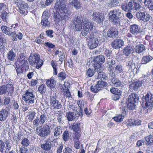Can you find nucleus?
<instances>
[{
	"instance_id": "f257e3e1",
	"label": "nucleus",
	"mask_w": 153,
	"mask_h": 153,
	"mask_svg": "<svg viewBox=\"0 0 153 153\" xmlns=\"http://www.w3.org/2000/svg\"><path fill=\"white\" fill-rule=\"evenodd\" d=\"M66 6L62 0H59L56 3L55 8L56 11L53 15L54 21L56 23L58 24L60 21L63 20L66 21L69 18L71 11L66 8Z\"/></svg>"
},
{
	"instance_id": "f03ea898",
	"label": "nucleus",
	"mask_w": 153,
	"mask_h": 153,
	"mask_svg": "<svg viewBox=\"0 0 153 153\" xmlns=\"http://www.w3.org/2000/svg\"><path fill=\"white\" fill-rule=\"evenodd\" d=\"M76 31H81L82 36L85 37L89 33L92 29V23L90 22L88 19L82 17L80 15L75 18L74 21Z\"/></svg>"
},
{
	"instance_id": "7ed1b4c3",
	"label": "nucleus",
	"mask_w": 153,
	"mask_h": 153,
	"mask_svg": "<svg viewBox=\"0 0 153 153\" xmlns=\"http://www.w3.org/2000/svg\"><path fill=\"white\" fill-rule=\"evenodd\" d=\"M122 11L120 9H115L110 11L108 13L109 21L113 25H117L120 23V18L123 13Z\"/></svg>"
},
{
	"instance_id": "20e7f679",
	"label": "nucleus",
	"mask_w": 153,
	"mask_h": 153,
	"mask_svg": "<svg viewBox=\"0 0 153 153\" xmlns=\"http://www.w3.org/2000/svg\"><path fill=\"white\" fill-rule=\"evenodd\" d=\"M143 103L145 105V109L147 112H150L153 109V95L148 93L142 97Z\"/></svg>"
},
{
	"instance_id": "39448f33",
	"label": "nucleus",
	"mask_w": 153,
	"mask_h": 153,
	"mask_svg": "<svg viewBox=\"0 0 153 153\" xmlns=\"http://www.w3.org/2000/svg\"><path fill=\"white\" fill-rule=\"evenodd\" d=\"M135 59L133 58L129 61H126V66L128 70L127 73L130 76H132L137 73L139 70V68L137 66V63L134 61Z\"/></svg>"
},
{
	"instance_id": "423d86ee",
	"label": "nucleus",
	"mask_w": 153,
	"mask_h": 153,
	"mask_svg": "<svg viewBox=\"0 0 153 153\" xmlns=\"http://www.w3.org/2000/svg\"><path fill=\"white\" fill-rule=\"evenodd\" d=\"M40 56L38 53H35L30 55L28 58V61L30 65H33L36 64V67L39 69L42 66L43 64V61L40 60Z\"/></svg>"
},
{
	"instance_id": "0eeeda50",
	"label": "nucleus",
	"mask_w": 153,
	"mask_h": 153,
	"mask_svg": "<svg viewBox=\"0 0 153 153\" xmlns=\"http://www.w3.org/2000/svg\"><path fill=\"white\" fill-rule=\"evenodd\" d=\"M36 131L39 136L44 137L48 136L50 134L51 130L48 125H45L37 127Z\"/></svg>"
},
{
	"instance_id": "6e6552de",
	"label": "nucleus",
	"mask_w": 153,
	"mask_h": 153,
	"mask_svg": "<svg viewBox=\"0 0 153 153\" xmlns=\"http://www.w3.org/2000/svg\"><path fill=\"white\" fill-rule=\"evenodd\" d=\"M96 33H91L88 36L89 40L88 42V46L90 48L93 49L96 48L98 45L99 43V37H97Z\"/></svg>"
},
{
	"instance_id": "1a4fd4ad",
	"label": "nucleus",
	"mask_w": 153,
	"mask_h": 153,
	"mask_svg": "<svg viewBox=\"0 0 153 153\" xmlns=\"http://www.w3.org/2000/svg\"><path fill=\"white\" fill-rule=\"evenodd\" d=\"M51 143H54L53 145L54 146H55V143H57L56 139L53 138L52 137L47 139L45 143L41 144V148L44 151H49L52 148V144Z\"/></svg>"
},
{
	"instance_id": "9d476101",
	"label": "nucleus",
	"mask_w": 153,
	"mask_h": 153,
	"mask_svg": "<svg viewBox=\"0 0 153 153\" xmlns=\"http://www.w3.org/2000/svg\"><path fill=\"white\" fill-rule=\"evenodd\" d=\"M34 91L32 90H28L26 91L25 96H23V99L26 103L30 104H32L34 102L36 99L34 94Z\"/></svg>"
},
{
	"instance_id": "9b49d317",
	"label": "nucleus",
	"mask_w": 153,
	"mask_h": 153,
	"mask_svg": "<svg viewBox=\"0 0 153 153\" xmlns=\"http://www.w3.org/2000/svg\"><path fill=\"white\" fill-rule=\"evenodd\" d=\"M47 117L46 114H41L39 116H37L33 121V126L36 128L39 125L42 126L47 120Z\"/></svg>"
},
{
	"instance_id": "f8f14e48",
	"label": "nucleus",
	"mask_w": 153,
	"mask_h": 153,
	"mask_svg": "<svg viewBox=\"0 0 153 153\" xmlns=\"http://www.w3.org/2000/svg\"><path fill=\"white\" fill-rule=\"evenodd\" d=\"M0 29L3 33L12 37H13L14 35L17 32L18 30L15 29V27L12 28L4 25L1 26Z\"/></svg>"
},
{
	"instance_id": "ddd939ff",
	"label": "nucleus",
	"mask_w": 153,
	"mask_h": 153,
	"mask_svg": "<svg viewBox=\"0 0 153 153\" xmlns=\"http://www.w3.org/2000/svg\"><path fill=\"white\" fill-rule=\"evenodd\" d=\"M11 147L10 141L9 140H7L5 142L0 140V152L4 153V151L5 153L9 151Z\"/></svg>"
},
{
	"instance_id": "4468645a",
	"label": "nucleus",
	"mask_w": 153,
	"mask_h": 153,
	"mask_svg": "<svg viewBox=\"0 0 153 153\" xmlns=\"http://www.w3.org/2000/svg\"><path fill=\"white\" fill-rule=\"evenodd\" d=\"M17 6L19 8L18 11L21 14L24 16L27 14L28 6L26 2L25 1L19 2L17 4Z\"/></svg>"
},
{
	"instance_id": "2eb2a0df",
	"label": "nucleus",
	"mask_w": 153,
	"mask_h": 153,
	"mask_svg": "<svg viewBox=\"0 0 153 153\" xmlns=\"http://www.w3.org/2000/svg\"><path fill=\"white\" fill-rule=\"evenodd\" d=\"M107 83L102 80H99L95 86H92L91 88V91L94 93H97L101 89V88H103L107 85Z\"/></svg>"
},
{
	"instance_id": "dca6fc26",
	"label": "nucleus",
	"mask_w": 153,
	"mask_h": 153,
	"mask_svg": "<svg viewBox=\"0 0 153 153\" xmlns=\"http://www.w3.org/2000/svg\"><path fill=\"white\" fill-rule=\"evenodd\" d=\"M50 101L51 105L54 108L59 109L62 107V105L60 102L56 99V96H50Z\"/></svg>"
},
{
	"instance_id": "f3484780",
	"label": "nucleus",
	"mask_w": 153,
	"mask_h": 153,
	"mask_svg": "<svg viewBox=\"0 0 153 153\" xmlns=\"http://www.w3.org/2000/svg\"><path fill=\"white\" fill-rule=\"evenodd\" d=\"M105 17L102 13L99 12H94L92 14V19L98 23L102 22L104 20Z\"/></svg>"
},
{
	"instance_id": "a211bd4d",
	"label": "nucleus",
	"mask_w": 153,
	"mask_h": 153,
	"mask_svg": "<svg viewBox=\"0 0 153 153\" xmlns=\"http://www.w3.org/2000/svg\"><path fill=\"white\" fill-rule=\"evenodd\" d=\"M129 31L132 34L134 35H138L141 32L140 27L135 24L130 26L129 27Z\"/></svg>"
},
{
	"instance_id": "6ab92c4d",
	"label": "nucleus",
	"mask_w": 153,
	"mask_h": 153,
	"mask_svg": "<svg viewBox=\"0 0 153 153\" xmlns=\"http://www.w3.org/2000/svg\"><path fill=\"white\" fill-rule=\"evenodd\" d=\"M79 116V114L77 111H69L66 114V116L69 121H71L75 119H77Z\"/></svg>"
},
{
	"instance_id": "aec40b11",
	"label": "nucleus",
	"mask_w": 153,
	"mask_h": 153,
	"mask_svg": "<svg viewBox=\"0 0 153 153\" xmlns=\"http://www.w3.org/2000/svg\"><path fill=\"white\" fill-rule=\"evenodd\" d=\"M107 36L111 38H115L118 34V31L115 27H111L108 30L107 33Z\"/></svg>"
},
{
	"instance_id": "412c9836",
	"label": "nucleus",
	"mask_w": 153,
	"mask_h": 153,
	"mask_svg": "<svg viewBox=\"0 0 153 153\" xmlns=\"http://www.w3.org/2000/svg\"><path fill=\"white\" fill-rule=\"evenodd\" d=\"M111 45L113 48L119 49L124 46V42L121 39H116L111 43Z\"/></svg>"
},
{
	"instance_id": "4be33fe9",
	"label": "nucleus",
	"mask_w": 153,
	"mask_h": 153,
	"mask_svg": "<svg viewBox=\"0 0 153 153\" xmlns=\"http://www.w3.org/2000/svg\"><path fill=\"white\" fill-rule=\"evenodd\" d=\"M105 61V58L104 56L100 55L94 57L93 62L94 63V65H100L104 63Z\"/></svg>"
},
{
	"instance_id": "5701e85b",
	"label": "nucleus",
	"mask_w": 153,
	"mask_h": 153,
	"mask_svg": "<svg viewBox=\"0 0 153 153\" xmlns=\"http://www.w3.org/2000/svg\"><path fill=\"white\" fill-rule=\"evenodd\" d=\"M146 81V80L143 79V80L139 81L138 82H135L133 83L131 85V87L132 89L135 91H137L139 88H140L143 84L144 85V83Z\"/></svg>"
},
{
	"instance_id": "b1692460",
	"label": "nucleus",
	"mask_w": 153,
	"mask_h": 153,
	"mask_svg": "<svg viewBox=\"0 0 153 153\" xmlns=\"http://www.w3.org/2000/svg\"><path fill=\"white\" fill-rule=\"evenodd\" d=\"M62 131V129L59 126H57L54 128L53 129V132L54 135V136L53 137H54L57 140V139L59 138L60 136L61 135Z\"/></svg>"
},
{
	"instance_id": "393cba45",
	"label": "nucleus",
	"mask_w": 153,
	"mask_h": 153,
	"mask_svg": "<svg viewBox=\"0 0 153 153\" xmlns=\"http://www.w3.org/2000/svg\"><path fill=\"white\" fill-rule=\"evenodd\" d=\"M112 86L117 88L122 87L123 83L119 79L117 78H111Z\"/></svg>"
},
{
	"instance_id": "a878e982",
	"label": "nucleus",
	"mask_w": 153,
	"mask_h": 153,
	"mask_svg": "<svg viewBox=\"0 0 153 153\" xmlns=\"http://www.w3.org/2000/svg\"><path fill=\"white\" fill-rule=\"evenodd\" d=\"M134 47L132 46H128L125 47L123 50L124 54L126 56H129L134 52Z\"/></svg>"
},
{
	"instance_id": "bb28decb",
	"label": "nucleus",
	"mask_w": 153,
	"mask_h": 153,
	"mask_svg": "<svg viewBox=\"0 0 153 153\" xmlns=\"http://www.w3.org/2000/svg\"><path fill=\"white\" fill-rule=\"evenodd\" d=\"M56 80L52 77L50 79L47 80L46 83L47 86L50 88L51 89H53L55 88L56 85Z\"/></svg>"
},
{
	"instance_id": "cd10ccee",
	"label": "nucleus",
	"mask_w": 153,
	"mask_h": 153,
	"mask_svg": "<svg viewBox=\"0 0 153 153\" xmlns=\"http://www.w3.org/2000/svg\"><path fill=\"white\" fill-rule=\"evenodd\" d=\"M139 97L137 94H131L128 97V102H132L134 103L138 102Z\"/></svg>"
},
{
	"instance_id": "c85d7f7f",
	"label": "nucleus",
	"mask_w": 153,
	"mask_h": 153,
	"mask_svg": "<svg viewBox=\"0 0 153 153\" xmlns=\"http://www.w3.org/2000/svg\"><path fill=\"white\" fill-rule=\"evenodd\" d=\"M81 124V123H74L73 125L69 126V128L75 132H77L80 129Z\"/></svg>"
},
{
	"instance_id": "c756f323",
	"label": "nucleus",
	"mask_w": 153,
	"mask_h": 153,
	"mask_svg": "<svg viewBox=\"0 0 153 153\" xmlns=\"http://www.w3.org/2000/svg\"><path fill=\"white\" fill-rule=\"evenodd\" d=\"M8 111L5 109H2L0 111V121H4L8 116Z\"/></svg>"
},
{
	"instance_id": "7c9ffc66",
	"label": "nucleus",
	"mask_w": 153,
	"mask_h": 153,
	"mask_svg": "<svg viewBox=\"0 0 153 153\" xmlns=\"http://www.w3.org/2000/svg\"><path fill=\"white\" fill-rule=\"evenodd\" d=\"M127 111L125 110L123 112L122 114H119L114 117V120L117 122H121L123 121L125 115L126 114Z\"/></svg>"
},
{
	"instance_id": "2f4dec72",
	"label": "nucleus",
	"mask_w": 153,
	"mask_h": 153,
	"mask_svg": "<svg viewBox=\"0 0 153 153\" xmlns=\"http://www.w3.org/2000/svg\"><path fill=\"white\" fill-rule=\"evenodd\" d=\"M27 59V58L26 57L24 53H21L18 56L17 61L21 65L25 64Z\"/></svg>"
},
{
	"instance_id": "473e14b6",
	"label": "nucleus",
	"mask_w": 153,
	"mask_h": 153,
	"mask_svg": "<svg viewBox=\"0 0 153 153\" xmlns=\"http://www.w3.org/2000/svg\"><path fill=\"white\" fill-rule=\"evenodd\" d=\"M134 50L136 53H140L145 50V47L144 45L140 44L136 46Z\"/></svg>"
},
{
	"instance_id": "72a5a7b5",
	"label": "nucleus",
	"mask_w": 153,
	"mask_h": 153,
	"mask_svg": "<svg viewBox=\"0 0 153 153\" xmlns=\"http://www.w3.org/2000/svg\"><path fill=\"white\" fill-rule=\"evenodd\" d=\"M16 54L12 50H10L7 54V58L10 61H13L15 59Z\"/></svg>"
},
{
	"instance_id": "f704fd0d",
	"label": "nucleus",
	"mask_w": 153,
	"mask_h": 153,
	"mask_svg": "<svg viewBox=\"0 0 153 153\" xmlns=\"http://www.w3.org/2000/svg\"><path fill=\"white\" fill-rule=\"evenodd\" d=\"M71 4L76 9H79L82 6V3L80 0H73L71 3Z\"/></svg>"
},
{
	"instance_id": "c9c22d12",
	"label": "nucleus",
	"mask_w": 153,
	"mask_h": 153,
	"mask_svg": "<svg viewBox=\"0 0 153 153\" xmlns=\"http://www.w3.org/2000/svg\"><path fill=\"white\" fill-rule=\"evenodd\" d=\"M119 0H110L108 4V6L110 8L116 7L119 5Z\"/></svg>"
},
{
	"instance_id": "e433bc0d",
	"label": "nucleus",
	"mask_w": 153,
	"mask_h": 153,
	"mask_svg": "<svg viewBox=\"0 0 153 153\" xmlns=\"http://www.w3.org/2000/svg\"><path fill=\"white\" fill-rule=\"evenodd\" d=\"M2 33L0 32V51L1 52H4L5 51V48L3 43L4 39L2 37L1 34Z\"/></svg>"
},
{
	"instance_id": "4c0bfd02",
	"label": "nucleus",
	"mask_w": 153,
	"mask_h": 153,
	"mask_svg": "<svg viewBox=\"0 0 153 153\" xmlns=\"http://www.w3.org/2000/svg\"><path fill=\"white\" fill-rule=\"evenodd\" d=\"M6 88L7 93H8L11 96L13 94L14 87L12 84H7L5 86Z\"/></svg>"
},
{
	"instance_id": "58836bf2",
	"label": "nucleus",
	"mask_w": 153,
	"mask_h": 153,
	"mask_svg": "<svg viewBox=\"0 0 153 153\" xmlns=\"http://www.w3.org/2000/svg\"><path fill=\"white\" fill-rule=\"evenodd\" d=\"M97 79H100L101 80H106L108 79V76L105 73L100 72L98 74Z\"/></svg>"
},
{
	"instance_id": "ea45409f",
	"label": "nucleus",
	"mask_w": 153,
	"mask_h": 153,
	"mask_svg": "<svg viewBox=\"0 0 153 153\" xmlns=\"http://www.w3.org/2000/svg\"><path fill=\"white\" fill-rule=\"evenodd\" d=\"M152 57L150 56H143L142 59V64H146L149 62L152 59Z\"/></svg>"
},
{
	"instance_id": "a19ab883",
	"label": "nucleus",
	"mask_w": 153,
	"mask_h": 153,
	"mask_svg": "<svg viewBox=\"0 0 153 153\" xmlns=\"http://www.w3.org/2000/svg\"><path fill=\"white\" fill-rule=\"evenodd\" d=\"M46 86L44 84H42L38 88V91L41 94L44 93L46 91Z\"/></svg>"
},
{
	"instance_id": "79ce46f5",
	"label": "nucleus",
	"mask_w": 153,
	"mask_h": 153,
	"mask_svg": "<svg viewBox=\"0 0 153 153\" xmlns=\"http://www.w3.org/2000/svg\"><path fill=\"white\" fill-rule=\"evenodd\" d=\"M144 4L147 6L150 10H153V1L147 0Z\"/></svg>"
},
{
	"instance_id": "37998d69",
	"label": "nucleus",
	"mask_w": 153,
	"mask_h": 153,
	"mask_svg": "<svg viewBox=\"0 0 153 153\" xmlns=\"http://www.w3.org/2000/svg\"><path fill=\"white\" fill-rule=\"evenodd\" d=\"M110 91L111 93L115 94H122V91L117 88H115L114 87H111L110 90Z\"/></svg>"
},
{
	"instance_id": "c03bdc74",
	"label": "nucleus",
	"mask_w": 153,
	"mask_h": 153,
	"mask_svg": "<svg viewBox=\"0 0 153 153\" xmlns=\"http://www.w3.org/2000/svg\"><path fill=\"white\" fill-rule=\"evenodd\" d=\"M127 108L129 110H134L136 106L135 103L132 102H128V100L127 101Z\"/></svg>"
},
{
	"instance_id": "a18cd8bd",
	"label": "nucleus",
	"mask_w": 153,
	"mask_h": 153,
	"mask_svg": "<svg viewBox=\"0 0 153 153\" xmlns=\"http://www.w3.org/2000/svg\"><path fill=\"white\" fill-rule=\"evenodd\" d=\"M95 69L89 68L86 71V74L89 77L93 76L95 73Z\"/></svg>"
},
{
	"instance_id": "49530a36",
	"label": "nucleus",
	"mask_w": 153,
	"mask_h": 153,
	"mask_svg": "<svg viewBox=\"0 0 153 153\" xmlns=\"http://www.w3.org/2000/svg\"><path fill=\"white\" fill-rule=\"evenodd\" d=\"M70 138V136L69 132L68 131H65L62 135V138L64 141L66 142L68 141Z\"/></svg>"
},
{
	"instance_id": "de8ad7c7",
	"label": "nucleus",
	"mask_w": 153,
	"mask_h": 153,
	"mask_svg": "<svg viewBox=\"0 0 153 153\" xmlns=\"http://www.w3.org/2000/svg\"><path fill=\"white\" fill-rule=\"evenodd\" d=\"M66 77V74L64 71H62L58 74V77L59 79L62 81L65 79Z\"/></svg>"
},
{
	"instance_id": "09e8293b",
	"label": "nucleus",
	"mask_w": 153,
	"mask_h": 153,
	"mask_svg": "<svg viewBox=\"0 0 153 153\" xmlns=\"http://www.w3.org/2000/svg\"><path fill=\"white\" fill-rule=\"evenodd\" d=\"M150 18V16L149 14H148L147 13L145 12L141 20L144 22H147L149 20Z\"/></svg>"
},
{
	"instance_id": "8fccbe9b",
	"label": "nucleus",
	"mask_w": 153,
	"mask_h": 153,
	"mask_svg": "<svg viewBox=\"0 0 153 153\" xmlns=\"http://www.w3.org/2000/svg\"><path fill=\"white\" fill-rule=\"evenodd\" d=\"M0 16L3 21L6 22L8 17V14L5 11H3L1 13Z\"/></svg>"
},
{
	"instance_id": "3c124183",
	"label": "nucleus",
	"mask_w": 153,
	"mask_h": 153,
	"mask_svg": "<svg viewBox=\"0 0 153 153\" xmlns=\"http://www.w3.org/2000/svg\"><path fill=\"white\" fill-rule=\"evenodd\" d=\"M107 64L109 66V68L111 69L112 68H113L114 65L115 64V61L113 59H109L107 61Z\"/></svg>"
},
{
	"instance_id": "603ef678",
	"label": "nucleus",
	"mask_w": 153,
	"mask_h": 153,
	"mask_svg": "<svg viewBox=\"0 0 153 153\" xmlns=\"http://www.w3.org/2000/svg\"><path fill=\"white\" fill-rule=\"evenodd\" d=\"M36 113L35 111L30 112L27 117L28 119L30 121H31L33 120L34 117L36 116Z\"/></svg>"
},
{
	"instance_id": "864d4df0",
	"label": "nucleus",
	"mask_w": 153,
	"mask_h": 153,
	"mask_svg": "<svg viewBox=\"0 0 153 153\" xmlns=\"http://www.w3.org/2000/svg\"><path fill=\"white\" fill-rule=\"evenodd\" d=\"M18 29L17 32L14 35V37L16 36H17L18 38L19 39H21L22 37V33L20 32L19 30H20V29L18 27H15V29Z\"/></svg>"
},
{
	"instance_id": "5fc2aeb1",
	"label": "nucleus",
	"mask_w": 153,
	"mask_h": 153,
	"mask_svg": "<svg viewBox=\"0 0 153 153\" xmlns=\"http://www.w3.org/2000/svg\"><path fill=\"white\" fill-rule=\"evenodd\" d=\"M7 93L6 88L4 85L0 86V95L4 94Z\"/></svg>"
},
{
	"instance_id": "6e6d98bb",
	"label": "nucleus",
	"mask_w": 153,
	"mask_h": 153,
	"mask_svg": "<svg viewBox=\"0 0 153 153\" xmlns=\"http://www.w3.org/2000/svg\"><path fill=\"white\" fill-rule=\"evenodd\" d=\"M146 141L147 142V144L153 143V136L150 135L145 137Z\"/></svg>"
},
{
	"instance_id": "4d7b16f0",
	"label": "nucleus",
	"mask_w": 153,
	"mask_h": 153,
	"mask_svg": "<svg viewBox=\"0 0 153 153\" xmlns=\"http://www.w3.org/2000/svg\"><path fill=\"white\" fill-rule=\"evenodd\" d=\"M41 23L42 25L45 27L48 26L50 25V22L48 19H42Z\"/></svg>"
},
{
	"instance_id": "13d9d810",
	"label": "nucleus",
	"mask_w": 153,
	"mask_h": 153,
	"mask_svg": "<svg viewBox=\"0 0 153 153\" xmlns=\"http://www.w3.org/2000/svg\"><path fill=\"white\" fill-rule=\"evenodd\" d=\"M63 94L65 97L68 98L69 99L70 98H72V96L68 88L65 89Z\"/></svg>"
},
{
	"instance_id": "bf43d9fd",
	"label": "nucleus",
	"mask_w": 153,
	"mask_h": 153,
	"mask_svg": "<svg viewBox=\"0 0 153 153\" xmlns=\"http://www.w3.org/2000/svg\"><path fill=\"white\" fill-rule=\"evenodd\" d=\"M30 142L27 138H25L22 140L21 142L22 145L24 146H27L30 144Z\"/></svg>"
},
{
	"instance_id": "052dcab7",
	"label": "nucleus",
	"mask_w": 153,
	"mask_h": 153,
	"mask_svg": "<svg viewBox=\"0 0 153 153\" xmlns=\"http://www.w3.org/2000/svg\"><path fill=\"white\" fill-rule=\"evenodd\" d=\"M122 9L125 11L128 12L130 10V9L128 7V4H123L121 5Z\"/></svg>"
},
{
	"instance_id": "680f3d73",
	"label": "nucleus",
	"mask_w": 153,
	"mask_h": 153,
	"mask_svg": "<svg viewBox=\"0 0 153 153\" xmlns=\"http://www.w3.org/2000/svg\"><path fill=\"white\" fill-rule=\"evenodd\" d=\"M135 2L134 1H130L128 4V7L130 9V10H134L135 5Z\"/></svg>"
},
{
	"instance_id": "e2e57ef3",
	"label": "nucleus",
	"mask_w": 153,
	"mask_h": 153,
	"mask_svg": "<svg viewBox=\"0 0 153 153\" xmlns=\"http://www.w3.org/2000/svg\"><path fill=\"white\" fill-rule=\"evenodd\" d=\"M145 12H141L140 11L137 12L136 13V16L137 19L139 20H141L143 14Z\"/></svg>"
},
{
	"instance_id": "0e129e2a",
	"label": "nucleus",
	"mask_w": 153,
	"mask_h": 153,
	"mask_svg": "<svg viewBox=\"0 0 153 153\" xmlns=\"http://www.w3.org/2000/svg\"><path fill=\"white\" fill-rule=\"evenodd\" d=\"M48 12L46 11H44L42 17V19H48L49 17Z\"/></svg>"
},
{
	"instance_id": "69168bd1",
	"label": "nucleus",
	"mask_w": 153,
	"mask_h": 153,
	"mask_svg": "<svg viewBox=\"0 0 153 153\" xmlns=\"http://www.w3.org/2000/svg\"><path fill=\"white\" fill-rule=\"evenodd\" d=\"M46 33L48 37L51 38L53 37V31L51 30H48L46 31Z\"/></svg>"
},
{
	"instance_id": "338daca9",
	"label": "nucleus",
	"mask_w": 153,
	"mask_h": 153,
	"mask_svg": "<svg viewBox=\"0 0 153 153\" xmlns=\"http://www.w3.org/2000/svg\"><path fill=\"white\" fill-rule=\"evenodd\" d=\"M115 70L117 72L122 73L123 71V67L121 65H117L115 68Z\"/></svg>"
},
{
	"instance_id": "774afa93",
	"label": "nucleus",
	"mask_w": 153,
	"mask_h": 153,
	"mask_svg": "<svg viewBox=\"0 0 153 153\" xmlns=\"http://www.w3.org/2000/svg\"><path fill=\"white\" fill-rule=\"evenodd\" d=\"M94 66L95 69L97 70L99 73L100 72H102L104 68L102 66H101L100 65H94Z\"/></svg>"
}]
</instances>
